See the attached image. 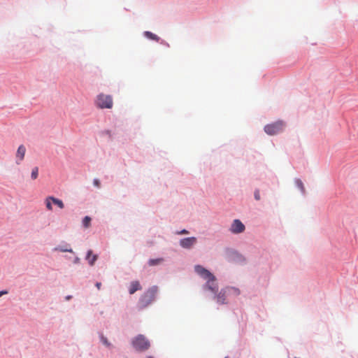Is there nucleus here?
<instances>
[{"label": "nucleus", "instance_id": "1", "mask_svg": "<svg viewBox=\"0 0 358 358\" xmlns=\"http://www.w3.org/2000/svg\"><path fill=\"white\" fill-rule=\"evenodd\" d=\"M157 292V287L153 286L148 289L140 298L139 306L141 308H144L150 305L155 299Z\"/></svg>", "mask_w": 358, "mask_h": 358}, {"label": "nucleus", "instance_id": "2", "mask_svg": "<svg viewBox=\"0 0 358 358\" xmlns=\"http://www.w3.org/2000/svg\"><path fill=\"white\" fill-rule=\"evenodd\" d=\"M132 345L136 350L145 351L150 348L149 341L143 335H138L132 341Z\"/></svg>", "mask_w": 358, "mask_h": 358}, {"label": "nucleus", "instance_id": "3", "mask_svg": "<svg viewBox=\"0 0 358 358\" xmlns=\"http://www.w3.org/2000/svg\"><path fill=\"white\" fill-rule=\"evenodd\" d=\"M96 103L100 108L108 109L111 108L113 105L112 96L104 94H100L97 96Z\"/></svg>", "mask_w": 358, "mask_h": 358}, {"label": "nucleus", "instance_id": "4", "mask_svg": "<svg viewBox=\"0 0 358 358\" xmlns=\"http://www.w3.org/2000/svg\"><path fill=\"white\" fill-rule=\"evenodd\" d=\"M285 127V123L281 121H277L271 124H268L264 127V131L268 135H275L281 132Z\"/></svg>", "mask_w": 358, "mask_h": 358}, {"label": "nucleus", "instance_id": "5", "mask_svg": "<svg viewBox=\"0 0 358 358\" xmlns=\"http://www.w3.org/2000/svg\"><path fill=\"white\" fill-rule=\"evenodd\" d=\"M206 280V283L203 286V289L205 290H208L211 292L213 294H216L218 292V285L216 282V278L214 276L213 279L210 278H208L207 279H205Z\"/></svg>", "mask_w": 358, "mask_h": 358}, {"label": "nucleus", "instance_id": "6", "mask_svg": "<svg viewBox=\"0 0 358 358\" xmlns=\"http://www.w3.org/2000/svg\"><path fill=\"white\" fill-rule=\"evenodd\" d=\"M244 230L245 225L239 220H234L231 226L230 231L233 234H240L243 232Z\"/></svg>", "mask_w": 358, "mask_h": 358}, {"label": "nucleus", "instance_id": "7", "mask_svg": "<svg viewBox=\"0 0 358 358\" xmlns=\"http://www.w3.org/2000/svg\"><path fill=\"white\" fill-rule=\"evenodd\" d=\"M195 271L201 275L203 279H207L208 278H210L213 279L214 278V275L212 274L209 271L203 268L200 265H196L194 267Z\"/></svg>", "mask_w": 358, "mask_h": 358}, {"label": "nucleus", "instance_id": "8", "mask_svg": "<svg viewBox=\"0 0 358 358\" xmlns=\"http://www.w3.org/2000/svg\"><path fill=\"white\" fill-rule=\"evenodd\" d=\"M196 241L195 237L185 238L180 240V245L183 248L189 249L196 244Z\"/></svg>", "mask_w": 358, "mask_h": 358}, {"label": "nucleus", "instance_id": "9", "mask_svg": "<svg viewBox=\"0 0 358 358\" xmlns=\"http://www.w3.org/2000/svg\"><path fill=\"white\" fill-rule=\"evenodd\" d=\"M228 291L227 288L222 289L220 290V292L215 296V299L217 301V302L220 304H224L227 303L226 299H227V294H228Z\"/></svg>", "mask_w": 358, "mask_h": 358}, {"label": "nucleus", "instance_id": "10", "mask_svg": "<svg viewBox=\"0 0 358 358\" xmlns=\"http://www.w3.org/2000/svg\"><path fill=\"white\" fill-rule=\"evenodd\" d=\"M26 148L23 145L18 147L16 152V163L19 164L24 158Z\"/></svg>", "mask_w": 358, "mask_h": 358}, {"label": "nucleus", "instance_id": "11", "mask_svg": "<svg viewBox=\"0 0 358 358\" xmlns=\"http://www.w3.org/2000/svg\"><path fill=\"white\" fill-rule=\"evenodd\" d=\"M98 256L96 255H93L92 250H90L87 252L86 259L87 260L90 266H93L96 261Z\"/></svg>", "mask_w": 358, "mask_h": 358}, {"label": "nucleus", "instance_id": "12", "mask_svg": "<svg viewBox=\"0 0 358 358\" xmlns=\"http://www.w3.org/2000/svg\"><path fill=\"white\" fill-rule=\"evenodd\" d=\"M141 289V286L140 285V282L138 281H133L131 282L129 286V294H133L136 291Z\"/></svg>", "mask_w": 358, "mask_h": 358}, {"label": "nucleus", "instance_id": "13", "mask_svg": "<svg viewBox=\"0 0 358 358\" xmlns=\"http://www.w3.org/2000/svg\"><path fill=\"white\" fill-rule=\"evenodd\" d=\"M143 34L146 38H148L150 40L155 41L157 42L159 41V37L150 31H146L143 33Z\"/></svg>", "mask_w": 358, "mask_h": 358}, {"label": "nucleus", "instance_id": "14", "mask_svg": "<svg viewBox=\"0 0 358 358\" xmlns=\"http://www.w3.org/2000/svg\"><path fill=\"white\" fill-rule=\"evenodd\" d=\"M50 199H52V203L57 206L59 208L63 209L64 208V204L62 200L50 196Z\"/></svg>", "mask_w": 358, "mask_h": 358}, {"label": "nucleus", "instance_id": "15", "mask_svg": "<svg viewBox=\"0 0 358 358\" xmlns=\"http://www.w3.org/2000/svg\"><path fill=\"white\" fill-rule=\"evenodd\" d=\"M227 289L228 291V294H232V295H234V296H238L241 294V292L240 290L238 289V288H236V287H227Z\"/></svg>", "mask_w": 358, "mask_h": 358}, {"label": "nucleus", "instance_id": "16", "mask_svg": "<svg viewBox=\"0 0 358 358\" xmlns=\"http://www.w3.org/2000/svg\"><path fill=\"white\" fill-rule=\"evenodd\" d=\"M162 262H163V259L162 258L150 259L148 261V265L150 266H156V265H158V264H161Z\"/></svg>", "mask_w": 358, "mask_h": 358}, {"label": "nucleus", "instance_id": "17", "mask_svg": "<svg viewBox=\"0 0 358 358\" xmlns=\"http://www.w3.org/2000/svg\"><path fill=\"white\" fill-rule=\"evenodd\" d=\"M295 184L297 186V187L301 191L302 193L305 192V187L303 184V182L300 179H296L295 180Z\"/></svg>", "mask_w": 358, "mask_h": 358}, {"label": "nucleus", "instance_id": "18", "mask_svg": "<svg viewBox=\"0 0 358 358\" xmlns=\"http://www.w3.org/2000/svg\"><path fill=\"white\" fill-rule=\"evenodd\" d=\"M83 224L85 228L90 227L91 224V217H90L89 216H85L83 220Z\"/></svg>", "mask_w": 358, "mask_h": 358}, {"label": "nucleus", "instance_id": "19", "mask_svg": "<svg viewBox=\"0 0 358 358\" xmlns=\"http://www.w3.org/2000/svg\"><path fill=\"white\" fill-rule=\"evenodd\" d=\"M52 199H50V196L46 197L45 200V203L47 209L48 210H52Z\"/></svg>", "mask_w": 358, "mask_h": 358}, {"label": "nucleus", "instance_id": "20", "mask_svg": "<svg viewBox=\"0 0 358 358\" xmlns=\"http://www.w3.org/2000/svg\"><path fill=\"white\" fill-rule=\"evenodd\" d=\"M38 167H34L31 171V178L33 180H36L38 177Z\"/></svg>", "mask_w": 358, "mask_h": 358}, {"label": "nucleus", "instance_id": "21", "mask_svg": "<svg viewBox=\"0 0 358 358\" xmlns=\"http://www.w3.org/2000/svg\"><path fill=\"white\" fill-rule=\"evenodd\" d=\"M55 250H59L61 252H73L72 249L67 248H62V247H58L55 249Z\"/></svg>", "mask_w": 358, "mask_h": 358}, {"label": "nucleus", "instance_id": "22", "mask_svg": "<svg viewBox=\"0 0 358 358\" xmlns=\"http://www.w3.org/2000/svg\"><path fill=\"white\" fill-rule=\"evenodd\" d=\"M101 341L103 345H105L106 346H110V343L108 341V339L106 337H104L103 335L101 336Z\"/></svg>", "mask_w": 358, "mask_h": 358}, {"label": "nucleus", "instance_id": "23", "mask_svg": "<svg viewBox=\"0 0 358 358\" xmlns=\"http://www.w3.org/2000/svg\"><path fill=\"white\" fill-rule=\"evenodd\" d=\"M255 199L257 201L260 199V193L259 189H256L255 192Z\"/></svg>", "mask_w": 358, "mask_h": 358}, {"label": "nucleus", "instance_id": "24", "mask_svg": "<svg viewBox=\"0 0 358 358\" xmlns=\"http://www.w3.org/2000/svg\"><path fill=\"white\" fill-rule=\"evenodd\" d=\"M93 183H94V186H96L97 187H100V181H99V180L94 179V181H93Z\"/></svg>", "mask_w": 358, "mask_h": 358}, {"label": "nucleus", "instance_id": "25", "mask_svg": "<svg viewBox=\"0 0 358 358\" xmlns=\"http://www.w3.org/2000/svg\"><path fill=\"white\" fill-rule=\"evenodd\" d=\"M189 232L186 229H182V231L178 232V234H187Z\"/></svg>", "mask_w": 358, "mask_h": 358}, {"label": "nucleus", "instance_id": "26", "mask_svg": "<svg viewBox=\"0 0 358 358\" xmlns=\"http://www.w3.org/2000/svg\"><path fill=\"white\" fill-rule=\"evenodd\" d=\"M8 294V291L6 290H4V291H1L0 292V297L3 295H5V294Z\"/></svg>", "mask_w": 358, "mask_h": 358}, {"label": "nucleus", "instance_id": "27", "mask_svg": "<svg viewBox=\"0 0 358 358\" xmlns=\"http://www.w3.org/2000/svg\"><path fill=\"white\" fill-rule=\"evenodd\" d=\"M96 287H97L98 289H100L101 287V282H96Z\"/></svg>", "mask_w": 358, "mask_h": 358}, {"label": "nucleus", "instance_id": "28", "mask_svg": "<svg viewBox=\"0 0 358 358\" xmlns=\"http://www.w3.org/2000/svg\"><path fill=\"white\" fill-rule=\"evenodd\" d=\"M71 298H72V296H71V295H68L65 297L66 300H67V301L70 300Z\"/></svg>", "mask_w": 358, "mask_h": 358}, {"label": "nucleus", "instance_id": "29", "mask_svg": "<svg viewBox=\"0 0 358 358\" xmlns=\"http://www.w3.org/2000/svg\"><path fill=\"white\" fill-rule=\"evenodd\" d=\"M79 262H80V259H79L78 257H76V258L75 259L74 262H75V263H79Z\"/></svg>", "mask_w": 358, "mask_h": 358}, {"label": "nucleus", "instance_id": "30", "mask_svg": "<svg viewBox=\"0 0 358 358\" xmlns=\"http://www.w3.org/2000/svg\"><path fill=\"white\" fill-rule=\"evenodd\" d=\"M147 358H153V357H151V356H149V357H148Z\"/></svg>", "mask_w": 358, "mask_h": 358}, {"label": "nucleus", "instance_id": "31", "mask_svg": "<svg viewBox=\"0 0 358 358\" xmlns=\"http://www.w3.org/2000/svg\"><path fill=\"white\" fill-rule=\"evenodd\" d=\"M225 358H228V357H225Z\"/></svg>", "mask_w": 358, "mask_h": 358}]
</instances>
